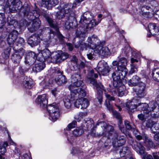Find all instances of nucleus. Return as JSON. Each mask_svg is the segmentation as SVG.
Listing matches in <instances>:
<instances>
[{
  "label": "nucleus",
  "instance_id": "nucleus-54",
  "mask_svg": "<svg viewBox=\"0 0 159 159\" xmlns=\"http://www.w3.org/2000/svg\"><path fill=\"white\" fill-rule=\"evenodd\" d=\"M60 56L61 61H62L68 58V54L66 52H64L60 54Z\"/></svg>",
  "mask_w": 159,
  "mask_h": 159
},
{
  "label": "nucleus",
  "instance_id": "nucleus-9",
  "mask_svg": "<svg viewBox=\"0 0 159 159\" xmlns=\"http://www.w3.org/2000/svg\"><path fill=\"white\" fill-rule=\"evenodd\" d=\"M70 67L71 70H75L80 68H83L85 66V63L80 60H78L75 56H73L70 61Z\"/></svg>",
  "mask_w": 159,
  "mask_h": 159
},
{
  "label": "nucleus",
  "instance_id": "nucleus-48",
  "mask_svg": "<svg viewBox=\"0 0 159 159\" xmlns=\"http://www.w3.org/2000/svg\"><path fill=\"white\" fill-rule=\"evenodd\" d=\"M44 17L46 19L51 27H54L55 25H54V22L51 18L49 17L48 15L45 14L44 15Z\"/></svg>",
  "mask_w": 159,
  "mask_h": 159
},
{
  "label": "nucleus",
  "instance_id": "nucleus-63",
  "mask_svg": "<svg viewBox=\"0 0 159 159\" xmlns=\"http://www.w3.org/2000/svg\"><path fill=\"white\" fill-rule=\"evenodd\" d=\"M66 45L68 47L70 51H71L73 48V46L72 44L70 43H66Z\"/></svg>",
  "mask_w": 159,
  "mask_h": 159
},
{
  "label": "nucleus",
  "instance_id": "nucleus-10",
  "mask_svg": "<svg viewBox=\"0 0 159 159\" xmlns=\"http://www.w3.org/2000/svg\"><path fill=\"white\" fill-rule=\"evenodd\" d=\"M84 97H77L74 102V105L77 108L81 109H86L89 105V102L87 98H84Z\"/></svg>",
  "mask_w": 159,
  "mask_h": 159
},
{
  "label": "nucleus",
  "instance_id": "nucleus-36",
  "mask_svg": "<svg viewBox=\"0 0 159 159\" xmlns=\"http://www.w3.org/2000/svg\"><path fill=\"white\" fill-rule=\"evenodd\" d=\"M40 38H34V40H33L32 38H29L28 40V43L31 47L37 45L39 43L40 40Z\"/></svg>",
  "mask_w": 159,
  "mask_h": 159
},
{
  "label": "nucleus",
  "instance_id": "nucleus-29",
  "mask_svg": "<svg viewBox=\"0 0 159 159\" xmlns=\"http://www.w3.org/2000/svg\"><path fill=\"white\" fill-rule=\"evenodd\" d=\"M93 124V120L91 118H88L86 120H84L83 122V125L84 127L82 128L83 130H88L92 127Z\"/></svg>",
  "mask_w": 159,
  "mask_h": 159
},
{
  "label": "nucleus",
  "instance_id": "nucleus-47",
  "mask_svg": "<svg viewBox=\"0 0 159 159\" xmlns=\"http://www.w3.org/2000/svg\"><path fill=\"white\" fill-rule=\"evenodd\" d=\"M156 124L155 122L153 121L151 119H149L146 121L145 126L151 129Z\"/></svg>",
  "mask_w": 159,
  "mask_h": 159
},
{
  "label": "nucleus",
  "instance_id": "nucleus-3",
  "mask_svg": "<svg viewBox=\"0 0 159 159\" xmlns=\"http://www.w3.org/2000/svg\"><path fill=\"white\" fill-rule=\"evenodd\" d=\"M73 80L75 81L69 87L70 90L71 97V100L75 98L85 97L86 92L85 90L82 88L84 83L81 79V75L79 74H76L72 77Z\"/></svg>",
  "mask_w": 159,
  "mask_h": 159
},
{
  "label": "nucleus",
  "instance_id": "nucleus-38",
  "mask_svg": "<svg viewBox=\"0 0 159 159\" xmlns=\"http://www.w3.org/2000/svg\"><path fill=\"white\" fill-rule=\"evenodd\" d=\"M152 75L154 80L159 82V68L154 69L152 71Z\"/></svg>",
  "mask_w": 159,
  "mask_h": 159
},
{
  "label": "nucleus",
  "instance_id": "nucleus-61",
  "mask_svg": "<svg viewBox=\"0 0 159 159\" xmlns=\"http://www.w3.org/2000/svg\"><path fill=\"white\" fill-rule=\"evenodd\" d=\"M153 16L157 20L159 19V10L156 11L155 13L153 12Z\"/></svg>",
  "mask_w": 159,
  "mask_h": 159
},
{
  "label": "nucleus",
  "instance_id": "nucleus-13",
  "mask_svg": "<svg viewBox=\"0 0 159 159\" xmlns=\"http://www.w3.org/2000/svg\"><path fill=\"white\" fill-rule=\"evenodd\" d=\"M122 55H120L118 57L119 59L118 61L119 65L117 66V68L118 70H123V74L124 75L125 73H128V70L126 67L127 61L125 57H122Z\"/></svg>",
  "mask_w": 159,
  "mask_h": 159
},
{
  "label": "nucleus",
  "instance_id": "nucleus-44",
  "mask_svg": "<svg viewBox=\"0 0 159 159\" xmlns=\"http://www.w3.org/2000/svg\"><path fill=\"white\" fill-rule=\"evenodd\" d=\"M150 129L152 133L155 134L159 132V125L156 123Z\"/></svg>",
  "mask_w": 159,
  "mask_h": 159
},
{
  "label": "nucleus",
  "instance_id": "nucleus-33",
  "mask_svg": "<svg viewBox=\"0 0 159 159\" xmlns=\"http://www.w3.org/2000/svg\"><path fill=\"white\" fill-rule=\"evenodd\" d=\"M134 148L137 152L141 155L144 153L145 148L140 143H137L134 146Z\"/></svg>",
  "mask_w": 159,
  "mask_h": 159
},
{
  "label": "nucleus",
  "instance_id": "nucleus-55",
  "mask_svg": "<svg viewBox=\"0 0 159 159\" xmlns=\"http://www.w3.org/2000/svg\"><path fill=\"white\" fill-rule=\"evenodd\" d=\"M76 121L75 120H73L71 123L69 124L67 126V127L70 130L71 129L75 127Z\"/></svg>",
  "mask_w": 159,
  "mask_h": 159
},
{
  "label": "nucleus",
  "instance_id": "nucleus-56",
  "mask_svg": "<svg viewBox=\"0 0 159 159\" xmlns=\"http://www.w3.org/2000/svg\"><path fill=\"white\" fill-rule=\"evenodd\" d=\"M97 55V54H96L94 52H90L87 55L88 58L90 60L92 59L95 56H96Z\"/></svg>",
  "mask_w": 159,
  "mask_h": 159
},
{
  "label": "nucleus",
  "instance_id": "nucleus-32",
  "mask_svg": "<svg viewBox=\"0 0 159 159\" xmlns=\"http://www.w3.org/2000/svg\"><path fill=\"white\" fill-rule=\"evenodd\" d=\"M71 95H68L65 97L64 99V105L67 108H69L70 107L71 102L76 100V98H75L73 100H71Z\"/></svg>",
  "mask_w": 159,
  "mask_h": 159
},
{
  "label": "nucleus",
  "instance_id": "nucleus-64",
  "mask_svg": "<svg viewBox=\"0 0 159 159\" xmlns=\"http://www.w3.org/2000/svg\"><path fill=\"white\" fill-rule=\"evenodd\" d=\"M154 139L157 141H159V132L157 133L154 136Z\"/></svg>",
  "mask_w": 159,
  "mask_h": 159
},
{
  "label": "nucleus",
  "instance_id": "nucleus-1",
  "mask_svg": "<svg viewBox=\"0 0 159 159\" xmlns=\"http://www.w3.org/2000/svg\"><path fill=\"white\" fill-rule=\"evenodd\" d=\"M93 17V15L89 11L84 12L81 16L79 22L80 26L75 32L77 37L84 38L85 36V33L93 29L101 21L102 19H98L96 21L95 19H92Z\"/></svg>",
  "mask_w": 159,
  "mask_h": 159
},
{
  "label": "nucleus",
  "instance_id": "nucleus-25",
  "mask_svg": "<svg viewBox=\"0 0 159 159\" xmlns=\"http://www.w3.org/2000/svg\"><path fill=\"white\" fill-rule=\"evenodd\" d=\"M37 58V55L34 52H29L25 57L26 62L28 64L34 63Z\"/></svg>",
  "mask_w": 159,
  "mask_h": 159
},
{
  "label": "nucleus",
  "instance_id": "nucleus-14",
  "mask_svg": "<svg viewBox=\"0 0 159 159\" xmlns=\"http://www.w3.org/2000/svg\"><path fill=\"white\" fill-rule=\"evenodd\" d=\"M40 20L36 17L30 22L28 26V30L31 32H33L40 27Z\"/></svg>",
  "mask_w": 159,
  "mask_h": 159
},
{
  "label": "nucleus",
  "instance_id": "nucleus-41",
  "mask_svg": "<svg viewBox=\"0 0 159 159\" xmlns=\"http://www.w3.org/2000/svg\"><path fill=\"white\" fill-rule=\"evenodd\" d=\"M23 84L24 87L27 89H30L33 86V82L31 79L29 78L23 81Z\"/></svg>",
  "mask_w": 159,
  "mask_h": 159
},
{
  "label": "nucleus",
  "instance_id": "nucleus-39",
  "mask_svg": "<svg viewBox=\"0 0 159 159\" xmlns=\"http://www.w3.org/2000/svg\"><path fill=\"white\" fill-rule=\"evenodd\" d=\"M51 52L48 49H45L41 51V54L42 55L44 60L49 58L51 56Z\"/></svg>",
  "mask_w": 159,
  "mask_h": 159
},
{
  "label": "nucleus",
  "instance_id": "nucleus-50",
  "mask_svg": "<svg viewBox=\"0 0 159 159\" xmlns=\"http://www.w3.org/2000/svg\"><path fill=\"white\" fill-rule=\"evenodd\" d=\"M150 116H148V114L145 113H144V114L141 113L138 115L139 119L142 121H145L147 118Z\"/></svg>",
  "mask_w": 159,
  "mask_h": 159
},
{
  "label": "nucleus",
  "instance_id": "nucleus-60",
  "mask_svg": "<svg viewBox=\"0 0 159 159\" xmlns=\"http://www.w3.org/2000/svg\"><path fill=\"white\" fill-rule=\"evenodd\" d=\"M51 92L52 94L55 96L58 93L59 91L57 88H55L52 90Z\"/></svg>",
  "mask_w": 159,
  "mask_h": 159
},
{
  "label": "nucleus",
  "instance_id": "nucleus-34",
  "mask_svg": "<svg viewBox=\"0 0 159 159\" xmlns=\"http://www.w3.org/2000/svg\"><path fill=\"white\" fill-rule=\"evenodd\" d=\"M45 66V64L43 62H41L35 65L33 68V70L36 72H39L43 70Z\"/></svg>",
  "mask_w": 159,
  "mask_h": 159
},
{
  "label": "nucleus",
  "instance_id": "nucleus-31",
  "mask_svg": "<svg viewBox=\"0 0 159 159\" xmlns=\"http://www.w3.org/2000/svg\"><path fill=\"white\" fill-rule=\"evenodd\" d=\"M105 94L107 98L105 105L109 110H111L112 109V106L110 102L114 100L115 98L113 96H111L110 94L106 93H105Z\"/></svg>",
  "mask_w": 159,
  "mask_h": 159
},
{
  "label": "nucleus",
  "instance_id": "nucleus-15",
  "mask_svg": "<svg viewBox=\"0 0 159 159\" xmlns=\"http://www.w3.org/2000/svg\"><path fill=\"white\" fill-rule=\"evenodd\" d=\"M94 52L98 56L106 57L110 54V51L107 47H102L101 44L97 46L94 49Z\"/></svg>",
  "mask_w": 159,
  "mask_h": 159
},
{
  "label": "nucleus",
  "instance_id": "nucleus-52",
  "mask_svg": "<svg viewBox=\"0 0 159 159\" xmlns=\"http://www.w3.org/2000/svg\"><path fill=\"white\" fill-rule=\"evenodd\" d=\"M41 84L44 88H47L49 86V85L50 84V83L48 81L47 79H46L43 81L41 82Z\"/></svg>",
  "mask_w": 159,
  "mask_h": 159
},
{
  "label": "nucleus",
  "instance_id": "nucleus-42",
  "mask_svg": "<svg viewBox=\"0 0 159 159\" xmlns=\"http://www.w3.org/2000/svg\"><path fill=\"white\" fill-rule=\"evenodd\" d=\"M130 152L128 147H123L120 151V156L121 157H124L126 153L129 154Z\"/></svg>",
  "mask_w": 159,
  "mask_h": 159
},
{
  "label": "nucleus",
  "instance_id": "nucleus-11",
  "mask_svg": "<svg viewBox=\"0 0 159 159\" xmlns=\"http://www.w3.org/2000/svg\"><path fill=\"white\" fill-rule=\"evenodd\" d=\"M97 69L99 74L101 73L102 75H107L110 71L111 68H109L107 63L103 61L99 62Z\"/></svg>",
  "mask_w": 159,
  "mask_h": 159
},
{
  "label": "nucleus",
  "instance_id": "nucleus-8",
  "mask_svg": "<svg viewBox=\"0 0 159 159\" xmlns=\"http://www.w3.org/2000/svg\"><path fill=\"white\" fill-rule=\"evenodd\" d=\"M127 73L123 75V71L115 69V70L112 74V76L113 80V86L114 87H117L121 85L122 80L125 77Z\"/></svg>",
  "mask_w": 159,
  "mask_h": 159
},
{
  "label": "nucleus",
  "instance_id": "nucleus-4",
  "mask_svg": "<svg viewBox=\"0 0 159 159\" xmlns=\"http://www.w3.org/2000/svg\"><path fill=\"white\" fill-rule=\"evenodd\" d=\"M6 5L11 12L22 11L25 15L27 16L29 13L32 14L31 7L26 4L22 6L21 2L20 0H8Z\"/></svg>",
  "mask_w": 159,
  "mask_h": 159
},
{
  "label": "nucleus",
  "instance_id": "nucleus-21",
  "mask_svg": "<svg viewBox=\"0 0 159 159\" xmlns=\"http://www.w3.org/2000/svg\"><path fill=\"white\" fill-rule=\"evenodd\" d=\"M58 3L57 0H41V5L42 7L50 9L52 7L55 6Z\"/></svg>",
  "mask_w": 159,
  "mask_h": 159
},
{
  "label": "nucleus",
  "instance_id": "nucleus-62",
  "mask_svg": "<svg viewBox=\"0 0 159 159\" xmlns=\"http://www.w3.org/2000/svg\"><path fill=\"white\" fill-rule=\"evenodd\" d=\"M113 114L114 116L117 119H119L121 118V117L119 113L116 112H114Z\"/></svg>",
  "mask_w": 159,
  "mask_h": 159
},
{
  "label": "nucleus",
  "instance_id": "nucleus-37",
  "mask_svg": "<svg viewBox=\"0 0 159 159\" xmlns=\"http://www.w3.org/2000/svg\"><path fill=\"white\" fill-rule=\"evenodd\" d=\"M3 145L2 144H0V159H4V158L2 156V155H3L6 151V147L8 146V144L7 143H5Z\"/></svg>",
  "mask_w": 159,
  "mask_h": 159
},
{
  "label": "nucleus",
  "instance_id": "nucleus-53",
  "mask_svg": "<svg viewBox=\"0 0 159 159\" xmlns=\"http://www.w3.org/2000/svg\"><path fill=\"white\" fill-rule=\"evenodd\" d=\"M118 125L119 127L121 130V131L123 133H124L125 132V129L124 127H123V125H122V121L121 118L120 119H118Z\"/></svg>",
  "mask_w": 159,
  "mask_h": 159
},
{
  "label": "nucleus",
  "instance_id": "nucleus-58",
  "mask_svg": "<svg viewBox=\"0 0 159 159\" xmlns=\"http://www.w3.org/2000/svg\"><path fill=\"white\" fill-rule=\"evenodd\" d=\"M11 51L10 48H8L5 49L4 51V53L6 55L5 58L7 59L9 57Z\"/></svg>",
  "mask_w": 159,
  "mask_h": 159
},
{
  "label": "nucleus",
  "instance_id": "nucleus-46",
  "mask_svg": "<svg viewBox=\"0 0 159 159\" xmlns=\"http://www.w3.org/2000/svg\"><path fill=\"white\" fill-rule=\"evenodd\" d=\"M87 115V113L86 112H80L78 114L75 116V118L76 120L79 121H80L83 117L86 116Z\"/></svg>",
  "mask_w": 159,
  "mask_h": 159
},
{
  "label": "nucleus",
  "instance_id": "nucleus-57",
  "mask_svg": "<svg viewBox=\"0 0 159 159\" xmlns=\"http://www.w3.org/2000/svg\"><path fill=\"white\" fill-rule=\"evenodd\" d=\"M125 124L126 129L128 130H130L132 129V127L130 124V122L128 120L125 121Z\"/></svg>",
  "mask_w": 159,
  "mask_h": 159
},
{
  "label": "nucleus",
  "instance_id": "nucleus-27",
  "mask_svg": "<svg viewBox=\"0 0 159 159\" xmlns=\"http://www.w3.org/2000/svg\"><path fill=\"white\" fill-rule=\"evenodd\" d=\"M148 28L149 32L152 34L157 35L159 31V26H157L155 23H149Z\"/></svg>",
  "mask_w": 159,
  "mask_h": 159
},
{
  "label": "nucleus",
  "instance_id": "nucleus-6",
  "mask_svg": "<svg viewBox=\"0 0 159 159\" xmlns=\"http://www.w3.org/2000/svg\"><path fill=\"white\" fill-rule=\"evenodd\" d=\"M142 110L143 113L148 114V116L155 117L157 113L159 112L158 104L156 102L153 101L148 104L144 103L142 107Z\"/></svg>",
  "mask_w": 159,
  "mask_h": 159
},
{
  "label": "nucleus",
  "instance_id": "nucleus-7",
  "mask_svg": "<svg viewBox=\"0 0 159 159\" xmlns=\"http://www.w3.org/2000/svg\"><path fill=\"white\" fill-rule=\"evenodd\" d=\"M46 108L49 114L50 119L53 122L56 121L60 115V110L58 105L53 103L48 105Z\"/></svg>",
  "mask_w": 159,
  "mask_h": 159
},
{
  "label": "nucleus",
  "instance_id": "nucleus-43",
  "mask_svg": "<svg viewBox=\"0 0 159 159\" xmlns=\"http://www.w3.org/2000/svg\"><path fill=\"white\" fill-rule=\"evenodd\" d=\"M61 6L60 7H59V11H57L56 13V17L59 19H61L62 18L65 16V15L66 14L65 13L62 11V9L61 8Z\"/></svg>",
  "mask_w": 159,
  "mask_h": 159
},
{
  "label": "nucleus",
  "instance_id": "nucleus-12",
  "mask_svg": "<svg viewBox=\"0 0 159 159\" xmlns=\"http://www.w3.org/2000/svg\"><path fill=\"white\" fill-rule=\"evenodd\" d=\"M25 53V50L21 48L17 50H15L14 53L11 56L12 61L14 63H19Z\"/></svg>",
  "mask_w": 159,
  "mask_h": 159
},
{
  "label": "nucleus",
  "instance_id": "nucleus-17",
  "mask_svg": "<svg viewBox=\"0 0 159 159\" xmlns=\"http://www.w3.org/2000/svg\"><path fill=\"white\" fill-rule=\"evenodd\" d=\"M141 10L140 13L146 17L151 18L153 16V10L149 7L143 6Z\"/></svg>",
  "mask_w": 159,
  "mask_h": 159
},
{
  "label": "nucleus",
  "instance_id": "nucleus-49",
  "mask_svg": "<svg viewBox=\"0 0 159 159\" xmlns=\"http://www.w3.org/2000/svg\"><path fill=\"white\" fill-rule=\"evenodd\" d=\"M131 51V49L128 45H127L123 49L122 54V56H126L127 54Z\"/></svg>",
  "mask_w": 159,
  "mask_h": 159
},
{
  "label": "nucleus",
  "instance_id": "nucleus-22",
  "mask_svg": "<svg viewBox=\"0 0 159 159\" xmlns=\"http://www.w3.org/2000/svg\"><path fill=\"white\" fill-rule=\"evenodd\" d=\"M76 3L74 2L73 3H68L62 6L61 8L62 9V11H63L66 14H72V9L76 7Z\"/></svg>",
  "mask_w": 159,
  "mask_h": 159
},
{
  "label": "nucleus",
  "instance_id": "nucleus-51",
  "mask_svg": "<svg viewBox=\"0 0 159 159\" xmlns=\"http://www.w3.org/2000/svg\"><path fill=\"white\" fill-rule=\"evenodd\" d=\"M137 67L135 64H131V69L129 71V74H131L137 71Z\"/></svg>",
  "mask_w": 159,
  "mask_h": 159
},
{
  "label": "nucleus",
  "instance_id": "nucleus-20",
  "mask_svg": "<svg viewBox=\"0 0 159 159\" xmlns=\"http://www.w3.org/2000/svg\"><path fill=\"white\" fill-rule=\"evenodd\" d=\"M47 98V96L45 94L39 95L36 99V102L43 108H45L47 107L48 102Z\"/></svg>",
  "mask_w": 159,
  "mask_h": 159
},
{
  "label": "nucleus",
  "instance_id": "nucleus-40",
  "mask_svg": "<svg viewBox=\"0 0 159 159\" xmlns=\"http://www.w3.org/2000/svg\"><path fill=\"white\" fill-rule=\"evenodd\" d=\"M54 55L52 57L51 61L53 63H57L61 61L60 54L54 53Z\"/></svg>",
  "mask_w": 159,
  "mask_h": 159
},
{
  "label": "nucleus",
  "instance_id": "nucleus-23",
  "mask_svg": "<svg viewBox=\"0 0 159 159\" xmlns=\"http://www.w3.org/2000/svg\"><path fill=\"white\" fill-rule=\"evenodd\" d=\"M18 34V31L16 30H13L10 33L7 39V43L9 45L13 44L17 38Z\"/></svg>",
  "mask_w": 159,
  "mask_h": 159
},
{
  "label": "nucleus",
  "instance_id": "nucleus-28",
  "mask_svg": "<svg viewBox=\"0 0 159 159\" xmlns=\"http://www.w3.org/2000/svg\"><path fill=\"white\" fill-rule=\"evenodd\" d=\"M120 85L117 87H114L112 89L110 90V91L112 93V94L114 96L117 95V91L118 93V96L119 97H122L124 95V92L122 90Z\"/></svg>",
  "mask_w": 159,
  "mask_h": 159
},
{
  "label": "nucleus",
  "instance_id": "nucleus-2",
  "mask_svg": "<svg viewBox=\"0 0 159 159\" xmlns=\"http://www.w3.org/2000/svg\"><path fill=\"white\" fill-rule=\"evenodd\" d=\"M96 125H100L101 127L104 128L103 135L111 139L112 145L115 149L125 143L126 141L125 136L122 135L118 137L117 133L114 131V128L112 126L107 125L104 121L98 122Z\"/></svg>",
  "mask_w": 159,
  "mask_h": 159
},
{
  "label": "nucleus",
  "instance_id": "nucleus-19",
  "mask_svg": "<svg viewBox=\"0 0 159 159\" xmlns=\"http://www.w3.org/2000/svg\"><path fill=\"white\" fill-rule=\"evenodd\" d=\"M77 24L74 16L70 15L68 17V19L65 24V26L67 29L70 28H75L76 27Z\"/></svg>",
  "mask_w": 159,
  "mask_h": 159
},
{
  "label": "nucleus",
  "instance_id": "nucleus-59",
  "mask_svg": "<svg viewBox=\"0 0 159 159\" xmlns=\"http://www.w3.org/2000/svg\"><path fill=\"white\" fill-rule=\"evenodd\" d=\"M25 42L24 39L21 37H19L17 40V43L19 44H22Z\"/></svg>",
  "mask_w": 159,
  "mask_h": 159
},
{
  "label": "nucleus",
  "instance_id": "nucleus-30",
  "mask_svg": "<svg viewBox=\"0 0 159 159\" xmlns=\"http://www.w3.org/2000/svg\"><path fill=\"white\" fill-rule=\"evenodd\" d=\"M135 101L136 99L134 98L131 101H129L126 103V106L128 109H133L136 108L138 106L140 105V103L137 104Z\"/></svg>",
  "mask_w": 159,
  "mask_h": 159
},
{
  "label": "nucleus",
  "instance_id": "nucleus-35",
  "mask_svg": "<svg viewBox=\"0 0 159 159\" xmlns=\"http://www.w3.org/2000/svg\"><path fill=\"white\" fill-rule=\"evenodd\" d=\"M55 80L57 84L59 85L62 84L66 82V77L61 75L56 77L55 79Z\"/></svg>",
  "mask_w": 159,
  "mask_h": 159
},
{
  "label": "nucleus",
  "instance_id": "nucleus-18",
  "mask_svg": "<svg viewBox=\"0 0 159 159\" xmlns=\"http://www.w3.org/2000/svg\"><path fill=\"white\" fill-rule=\"evenodd\" d=\"M146 84L145 83L142 82L139 84L138 88L135 91L136 94L138 97L142 98L146 96Z\"/></svg>",
  "mask_w": 159,
  "mask_h": 159
},
{
  "label": "nucleus",
  "instance_id": "nucleus-16",
  "mask_svg": "<svg viewBox=\"0 0 159 159\" xmlns=\"http://www.w3.org/2000/svg\"><path fill=\"white\" fill-rule=\"evenodd\" d=\"M87 42H88V46L93 48H94V49L97 46L101 44V42L97 36L94 35H93L91 37H89Z\"/></svg>",
  "mask_w": 159,
  "mask_h": 159
},
{
  "label": "nucleus",
  "instance_id": "nucleus-5",
  "mask_svg": "<svg viewBox=\"0 0 159 159\" xmlns=\"http://www.w3.org/2000/svg\"><path fill=\"white\" fill-rule=\"evenodd\" d=\"M98 77L97 74L94 72L93 70H91L89 73L88 77L89 79L90 83L94 86V89L97 90V97L95 99L98 101L99 103L101 104L102 102V90H104V86L100 82H98L94 79V78H97Z\"/></svg>",
  "mask_w": 159,
  "mask_h": 159
},
{
  "label": "nucleus",
  "instance_id": "nucleus-26",
  "mask_svg": "<svg viewBox=\"0 0 159 159\" xmlns=\"http://www.w3.org/2000/svg\"><path fill=\"white\" fill-rule=\"evenodd\" d=\"M143 82L141 81L140 78L136 75L134 76L132 78L128 81V84L129 85L132 86H136L137 85L139 86V84Z\"/></svg>",
  "mask_w": 159,
  "mask_h": 159
},
{
  "label": "nucleus",
  "instance_id": "nucleus-24",
  "mask_svg": "<svg viewBox=\"0 0 159 159\" xmlns=\"http://www.w3.org/2000/svg\"><path fill=\"white\" fill-rule=\"evenodd\" d=\"M83 130L82 128H77L74 129L72 132V135H71L70 137L68 138V140L70 142L73 141L76 137L81 135L83 133Z\"/></svg>",
  "mask_w": 159,
  "mask_h": 159
},
{
  "label": "nucleus",
  "instance_id": "nucleus-45",
  "mask_svg": "<svg viewBox=\"0 0 159 159\" xmlns=\"http://www.w3.org/2000/svg\"><path fill=\"white\" fill-rule=\"evenodd\" d=\"M88 46V44L84 42L83 41H79L78 43V44H75V47L76 48H78L80 47L82 48H86Z\"/></svg>",
  "mask_w": 159,
  "mask_h": 159
}]
</instances>
